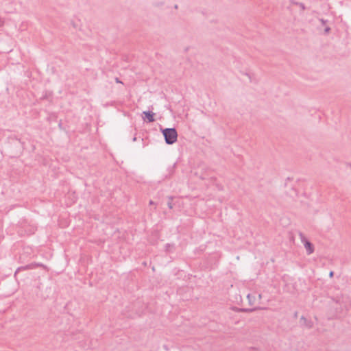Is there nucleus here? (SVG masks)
I'll use <instances>...</instances> for the list:
<instances>
[{
  "instance_id": "1",
  "label": "nucleus",
  "mask_w": 351,
  "mask_h": 351,
  "mask_svg": "<svg viewBox=\"0 0 351 351\" xmlns=\"http://www.w3.org/2000/svg\"><path fill=\"white\" fill-rule=\"evenodd\" d=\"M334 302L332 307L335 308L336 317H340L345 315L351 307V300L347 295L337 297Z\"/></svg>"
},
{
  "instance_id": "2",
  "label": "nucleus",
  "mask_w": 351,
  "mask_h": 351,
  "mask_svg": "<svg viewBox=\"0 0 351 351\" xmlns=\"http://www.w3.org/2000/svg\"><path fill=\"white\" fill-rule=\"evenodd\" d=\"M162 132L164 135L165 142L167 144H173L176 142V129L175 128H166L162 129Z\"/></svg>"
},
{
  "instance_id": "3",
  "label": "nucleus",
  "mask_w": 351,
  "mask_h": 351,
  "mask_svg": "<svg viewBox=\"0 0 351 351\" xmlns=\"http://www.w3.org/2000/svg\"><path fill=\"white\" fill-rule=\"evenodd\" d=\"M304 245L306 251V254L308 255L311 254L314 252V246L313 245L308 241L304 240Z\"/></svg>"
},
{
  "instance_id": "4",
  "label": "nucleus",
  "mask_w": 351,
  "mask_h": 351,
  "mask_svg": "<svg viewBox=\"0 0 351 351\" xmlns=\"http://www.w3.org/2000/svg\"><path fill=\"white\" fill-rule=\"evenodd\" d=\"M143 114L145 115V117H143L144 120H147L148 122L154 121V113L150 111H144Z\"/></svg>"
},
{
  "instance_id": "5",
  "label": "nucleus",
  "mask_w": 351,
  "mask_h": 351,
  "mask_svg": "<svg viewBox=\"0 0 351 351\" xmlns=\"http://www.w3.org/2000/svg\"><path fill=\"white\" fill-rule=\"evenodd\" d=\"M290 3L291 5H295L297 6H299L301 10H302V11H304L306 9V7L303 3L297 2V1H295L294 0H291Z\"/></svg>"
},
{
  "instance_id": "6",
  "label": "nucleus",
  "mask_w": 351,
  "mask_h": 351,
  "mask_svg": "<svg viewBox=\"0 0 351 351\" xmlns=\"http://www.w3.org/2000/svg\"><path fill=\"white\" fill-rule=\"evenodd\" d=\"M301 319H302V320H304V324H306V326L308 328H311V327H312V323H311V322H308V321H307V319H306L304 316H302Z\"/></svg>"
},
{
  "instance_id": "7",
  "label": "nucleus",
  "mask_w": 351,
  "mask_h": 351,
  "mask_svg": "<svg viewBox=\"0 0 351 351\" xmlns=\"http://www.w3.org/2000/svg\"><path fill=\"white\" fill-rule=\"evenodd\" d=\"M247 298L248 300V302L250 304H252L254 303V301L255 300L254 296H252L251 294H248L247 295Z\"/></svg>"
},
{
  "instance_id": "8",
  "label": "nucleus",
  "mask_w": 351,
  "mask_h": 351,
  "mask_svg": "<svg viewBox=\"0 0 351 351\" xmlns=\"http://www.w3.org/2000/svg\"><path fill=\"white\" fill-rule=\"evenodd\" d=\"M330 31V28L329 27H326L325 29H324V33L325 34H328Z\"/></svg>"
},
{
  "instance_id": "9",
  "label": "nucleus",
  "mask_w": 351,
  "mask_h": 351,
  "mask_svg": "<svg viewBox=\"0 0 351 351\" xmlns=\"http://www.w3.org/2000/svg\"><path fill=\"white\" fill-rule=\"evenodd\" d=\"M319 21H320V22L322 23V24L323 25H324L326 23V22H327V21H326V20H324L323 19H320Z\"/></svg>"
},
{
  "instance_id": "10",
  "label": "nucleus",
  "mask_w": 351,
  "mask_h": 351,
  "mask_svg": "<svg viewBox=\"0 0 351 351\" xmlns=\"http://www.w3.org/2000/svg\"><path fill=\"white\" fill-rule=\"evenodd\" d=\"M199 178H200L201 179H202V180L206 179V176H205L204 174H203V173H201V174L199 175Z\"/></svg>"
},
{
  "instance_id": "11",
  "label": "nucleus",
  "mask_w": 351,
  "mask_h": 351,
  "mask_svg": "<svg viewBox=\"0 0 351 351\" xmlns=\"http://www.w3.org/2000/svg\"><path fill=\"white\" fill-rule=\"evenodd\" d=\"M254 310H255V308H252V309H243V311H246V312H247V311H250V312H252V311H254Z\"/></svg>"
},
{
  "instance_id": "12",
  "label": "nucleus",
  "mask_w": 351,
  "mask_h": 351,
  "mask_svg": "<svg viewBox=\"0 0 351 351\" xmlns=\"http://www.w3.org/2000/svg\"><path fill=\"white\" fill-rule=\"evenodd\" d=\"M3 20L0 17V26L3 25Z\"/></svg>"
},
{
  "instance_id": "13",
  "label": "nucleus",
  "mask_w": 351,
  "mask_h": 351,
  "mask_svg": "<svg viewBox=\"0 0 351 351\" xmlns=\"http://www.w3.org/2000/svg\"><path fill=\"white\" fill-rule=\"evenodd\" d=\"M168 206H169V207L170 208H173V204H172V203H171V202H169V203H168Z\"/></svg>"
},
{
  "instance_id": "14",
  "label": "nucleus",
  "mask_w": 351,
  "mask_h": 351,
  "mask_svg": "<svg viewBox=\"0 0 351 351\" xmlns=\"http://www.w3.org/2000/svg\"><path fill=\"white\" fill-rule=\"evenodd\" d=\"M149 204H150V205H154V202L153 201H152V200H151V201L149 202Z\"/></svg>"
},
{
  "instance_id": "15",
  "label": "nucleus",
  "mask_w": 351,
  "mask_h": 351,
  "mask_svg": "<svg viewBox=\"0 0 351 351\" xmlns=\"http://www.w3.org/2000/svg\"><path fill=\"white\" fill-rule=\"evenodd\" d=\"M333 276V271H330V276L331 277V276Z\"/></svg>"
},
{
  "instance_id": "16",
  "label": "nucleus",
  "mask_w": 351,
  "mask_h": 351,
  "mask_svg": "<svg viewBox=\"0 0 351 351\" xmlns=\"http://www.w3.org/2000/svg\"><path fill=\"white\" fill-rule=\"evenodd\" d=\"M258 298H259V299L261 298V294H258Z\"/></svg>"
}]
</instances>
